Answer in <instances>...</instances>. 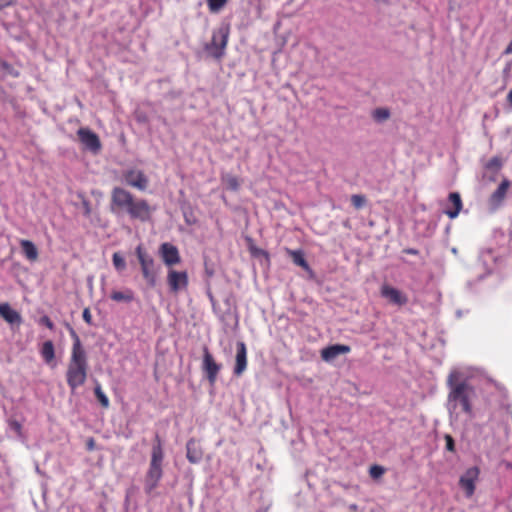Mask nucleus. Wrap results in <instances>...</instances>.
I'll return each instance as SVG.
<instances>
[{"mask_svg": "<svg viewBox=\"0 0 512 512\" xmlns=\"http://www.w3.org/2000/svg\"><path fill=\"white\" fill-rule=\"evenodd\" d=\"M476 376L477 370L473 368H454L448 374L446 409L451 425L458 424L460 413L466 414L469 418L474 417L477 390L473 380Z\"/></svg>", "mask_w": 512, "mask_h": 512, "instance_id": "obj_1", "label": "nucleus"}, {"mask_svg": "<svg viewBox=\"0 0 512 512\" xmlns=\"http://www.w3.org/2000/svg\"><path fill=\"white\" fill-rule=\"evenodd\" d=\"M111 210L127 214L131 220L142 223L150 221L154 211L147 200L137 198L121 187H114L111 191Z\"/></svg>", "mask_w": 512, "mask_h": 512, "instance_id": "obj_2", "label": "nucleus"}, {"mask_svg": "<svg viewBox=\"0 0 512 512\" xmlns=\"http://www.w3.org/2000/svg\"><path fill=\"white\" fill-rule=\"evenodd\" d=\"M68 328L73 344L66 371V381L71 391L74 392L78 387L85 384L89 366L87 354L79 335L71 326H68Z\"/></svg>", "mask_w": 512, "mask_h": 512, "instance_id": "obj_3", "label": "nucleus"}, {"mask_svg": "<svg viewBox=\"0 0 512 512\" xmlns=\"http://www.w3.org/2000/svg\"><path fill=\"white\" fill-rule=\"evenodd\" d=\"M164 459V452L162 448V441L158 434L155 436V442L151 451V459L148 471L145 475L144 487L146 493L150 494L159 484L163 476L162 463Z\"/></svg>", "mask_w": 512, "mask_h": 512, "instance_id": "obj_4", "label": "nucleus"}, {"mask_svg": "<svg viewBox=\"0 0 512 512\" xmlns=\"http://www.w3.org/2000/svg\"><path fill=\"white\" fill-rule=\"evenodd\" d=\"M135 254L141 267V272L147 285L151 288L157 283V269L153 257L140 244L135 249Z\"/></svg>", "mask_w": 512, "mask_h": 512, "instance_id": "obj_5", "label": "nucleus"}, {"mask_svg": "<svg viewBox=\"0 0 512 512\" xmlns=\"http://www.w3.org/2000/svg\"><path fill=\"white\" fill-rule=\"evenodd\" d=\"M229 27H220L213 31L211 42L205 46V50L215 59H221L225 54V49L229 39Z\"/></svg>", "mask_w": 512, "mask_h": 512, "instance_id": "obj_6", "label": "nucleus"}, {"mask_svg": "<svg viewBox=\"0 0 512 512\" xmlns=\"http://www.w3.org/2000/svg\"><path fill=\"white\" fill-rule=\"evenodd\" d=\"M203 357L201 369L205 374L206 379L208 380L210 385H214L217 381L219 372L222 369V364L218 363L213 354L210 352L207 346H204L203 349Z\"/></svg>", "mask_w": 512, "mask_h": 512, "instance_id": "obj_7", "label": "nucleus"}, {"mask_svg": "<svg viewBox=\"0 0 512 512\" xmlns=\"http://www.w3.org/2000/svg\"><path fill=\"white\" fill-rule=\"evenodd\" d=\"M166 282L169 292L176 295L188 288L189 277L187 271H178L174 268L168 269Z\"/></svg>", "mask_w": 512, "mask_h": 512, "instance_id": "obj_8", "label": "nucleus"}, {"mask_svg": "<svg viewBox=\"0 0 512 512\" xmlns=\"http://www.w3.org/2000/svg\"><path fill=\"white\" fill-rule=\"evenodd\" d=\"M124 182L139 191H145L149 185V179L145 173L138 169H128L123 172Z\"/></svg>", "mask_w": 512, "mask_h": 512, "instance_id": "obj_9", "label": "nucleus"}, {"mask_svg": "<svg viewBox=\"0 0 512 512\" xmlns=\"http://www.w3.org/2000/svg\"><path fill=\"white\" fill-rule=\"evenodd\" d=\"M159 254L163 263L169 269L181 262L178 248L171 243H162L159 247Z\"/></svg>", "mask_w": 512, "mask_h": 512, "instance_id": "obj_10", "label": "nucleus"}, {"mask_svg": "<svg viewBox=\"0 0 512 512\" xmlns=\"http://www.w3.org/2000/svg\"><path fill=\"white\" fill-rule=\"evenodd\" d=\"M80 142L91 152L97 153L101 149V142L96 133L88 128H80L77 131Z\"/></svg>", "mask_w": 512, "mask_h": 512, "instance_id": "obj_11", "label": "nucleus"}, {"mask_svg": "<svg viewBox=\"0 0 512 512\" xmlns=\"http://www.w3.org/2000/svg\"><path fill=\"white\" fill-rule=\"evenodd\" d=\"M247 365V347L243 341H239L236 343V355L233 374L237 377L241 376L246 371Z\"/></svg>", "mask_w": 512, "mask_h": 512, "instance_id": "obj_12", "label": "nucleus"}, {"mask_svg": "<svg viewBox=\"0 0 512 512\" xmlns=\"http://www.w3.org/2000/svg\"><path fill=\"white\" fill-rule=\"evenodd\" d=\"M381 296L384 299H386L389 303L397 306L405 305L408 301L405 294H403L400 290L387 284L381 287Z\"/></svg>", "mask_w": 512, "mask_h": 512, "instance_id": "obj_13", "label": "nucleus"}, {"mask_svg": "<svg viewBox=\"0 0 512 512\" xmlns=\"http://www.w3.org/2000/svg\"><path fill=\"white\" fill-rule=\"evenodd\" d=\"M479 475L477 467L469 468L460 478V486L466 491L468 497L472 496L475 490V482Z\"/></svg>", "mask_w": 512, "mask_h": 512, "instance_id": "obj_14", "label": "nucleus"}, {"mask_svg": "<svg viewBox=\"0 0 512 512\" xmlns=\"http://www.w3.org/2000/svg\"><path fill=\"white\" fill-rule=\"evenodd\" d=\"M350 352V346L335 344L328 346L321 351V358L326 362H333L340 355H345Z\"/></svg>", "mask_w": 512, "mask_h": 512, "instance_id": "obj_15", "label": "nucleus"}, {"mask_svg": "<svg viewBox=\"0 0 512 512\" xmlns=\"http://www.w3.org/2000/svg\"><path fill=\"white\" fill-rule=\"evenodd\" d=\"M509 185L510 183L508 180H503L498 188L490 196L488 204L491 211H495L497 208H499L507 194Z\"/></svg>", "mask_w": 512, "mask_h": 512, "instance_id": "obj_16", "label": "nucleus"}, {"mask_svg": "<svg viewBox=\"0 0 512 512\" xmlns=\"http://www.w3.org/2000/svg\"><path fill=\"white\" fill-rule=\"evenodd\" d=\"M462 207L463 205L460 194L458 192H452L448 196V202L444 213L450 219H455L459 215Z\"/></svg>", "mask_w": 512, "mask_h": 512, "instance_id": "obj_17", "label": "nucleus"}, {"mask_svg": "<svg viewBox=\"0 0 512 512\" xmlns=\"http://www.w3.org/2000/svg\"><path fill=\"white\" fill-rule=\"evenodd\" d=\"M186 457L192 464L199 463L203 458V450L199 442L194 438H191L187 441Z\"/></svg>", "mask_w": 512, "mask_h": 512, "instance_id": "obj_18", "label": "nucleus"}, {"mask_svg": "<svg viewBox=\"0 0 512 512\" xmlns=\"http://www.w3.org/2000/svg\"><path fill=\"white\" fill-rule=\"evenodd\" d=\"M0 316L9 324H20L22 321L20 314L8 303L0 302Z\"/></svg>", "mask_w": 512, "mask_h": 512, "instance_id": "obj_19", "label": "nucleus"}, {"mask_svg": "<svg viewBox=\"0 0 512 512\" xmlns=\"http://www.w3.org/2000/svg\"><path fill=\"white\" fill-rule=\"evenodd\" d=\"M20 246L22 253L29 261L34 262L38 259V249L32 241L23 239L20 241Z\"/></svg>", "mask_w": 512, "mask_h": 512, "instance_id": "obj_20", "label": "nucleus"}, {"mask_svg": "<svg viewBox=\"0 0 512 512\" xmlns=\"http://www.w3.org/2000/svg\"><path fill=\"white\" fill-rule=\"evenodd\" d=\"M110 298L115 302H132L134 300V293L130 289H126L125 291H112L110 294Z\"/></svg>", "mask_w": 512, "mask_h": 512, "instance_id": "obj_21", "label": "nucleus"}, {"mask_svg": "<svg viewBox=\"0 0 512 512\" xmlns=\"http://www.w3.org/2000/svg\"><path fill=\"white\" fill-rule=\"evenodd\" d=\"M41 356L46 363H51L55 358V349L52 341H45L40 350Z\"/></svg>", "mask_w": 512, "mask_h": 512, "instance_id": "obj_22", "label": "nucleus"}, {"mask_svg": "<svg viewBox=\"0 0 512 512\" xmlns=\"http://www.w3.org/2000/svg\"><path fill=\"white\" fill-rule=\"evenodd\" d=\"M288 254L291 256L292 261L297 266H300L304 269H308V263L304 258L303 252L300 250H288Z\"/></svg>", "mask_w": 512, "mask_h": 512, "instance_id": "obj_23", "label": "nucleus"}, {"mask_svg": "<svg viewBox=\"0 0 512 512\" xmlns=\"http://www.w3.org/2000/svg\"><path fill=\"white\" fill-rule=\"evenodd\" d=\"M372 117L376 122L382 123L389 119L390 111L387 108H377L372 112Z\"/></svg>", "mask_w": 512, "mask_h": 512, "instance_id": "obj_24", "label": "nucleus"}, {"mask_svg": "<svg viewBox=\"0 0 512 512\" xmlns=\"http://www.w3.org/2000/svg\"><path fill=\"white\" fill-rule=\"evenodd\" d=\"M95 396L103 408H108L110 405L109 398L102 391L101 385L97 384L94 389Z\"/></svg>", "mask_w": 512, "mask_h": 512, "instance_id": "obj_25", "label": "nucleus"}, {"mask_svg": "<svg viewBox=\"0 0 512 512\" xmlns=\"http://www.w3.org/2000/svg\"><path fill=\"white\" fill-rule=\"evenodd\" d=\"M112 262H113L114 268L117 271L121 272L126 269V261L120 252H115L112 255Z\"/></svg>", "mask_w": 512, "mask_h": 512, "instance_id": "obj_26", "label": "nucleus"}, {"mask_svg": "<svg viewBox=\"0 0 512 512\" xmlns=\"http://www.w3.org/2000/svg\"><path fill=\"white\" fill-rule=\"evenodd\" d=\"M206 2L211 13H218L228 3V0H206Z\"/></svg>", "mask_w": 512, "mask_h": 512, "instance_id": "obj_27", "label": "nucleus"}, {"mask_svg": "<svg viewBox=\"0 0 512 512\" xmlns=\"http://www.w3.org/2000/svg\"><path fill=\"white\" fill-rule=\"evenodd\" d=\"M223 182L225 183L227 188L232 191H237L239 189V186H240L239 181H238L237 177H235L233 175H227L226 177H224Z\"/></svg>", "mask_w": 512, "mask_h": 512, "instance_id": "obj_28", "label": "nucleus"}, {"mask_svg": "<svg viewBox=\"0 0 512 512\" xmlns=\"http://www.w3.org/2000/svg\"><path fill=\"white\" fill-rule=\"evenodd\" d=\"M385 473V468L380 465H373L369 469V474L373 479H379Z\"/></svg>", "mask_w": 512, "mask_h": 512, "instance_id": "obj_29", "label": "nucleus"}, {"mask_svg": "<svg viewBox=\"0 0 512 512\" xmlns=\"http://www.w3.org/2000/svg\"><path fill=\"white\" fill-rule=\"evenodd\" d=\"M502 165L501 163V160L498 158V157H493L491 158L488 163H487V168H490V169H498L500 168Z\"/></svg>", "mask_w": 512, "mask_h": 512, "instance_id": "obj_30", "label": "nucleus"}, {"mask_svg": "<svg viewBox=\"0 0 512 512\" xmlns=\"http://www.w3.org/2000/svg\"><path fill=\"white\" fill-rule=\"evenodd\" d=\"M366 204V199L361 195H354V208L364 207Z\"/></svg>", "mask_w": 512, "mask_h": 512, "instance_id": "obj_31", "label": "nucleus"}, {"mask_svg": "<svg viewBox=\"0 0 512 512\" xmlns=\"http://www.w3.org/2000/svg\"><path fill=\"white\" fill-rule=\"evenodd\" d=\"M444 438L446 441V449L450 452H454L455 444H454V440H453L452 436L449 434H446Z\"/></svg>", "mask_w": 512, "mask_h": 512, "instance_id": "obj_32", "label": "nucleus"}, {"mask_svg": "<svg viewBox=\"0 0 512 512\" xmlns=\"http://www.w3.org/2000/svg\"><path fill=\"white\" fill-rule=\"evenodd\" d=\"M83 213L86 217H89L92 213V207L88 200L84 199L82 201Z\"/></svg>", "mask_w": 512, "mask_h": 512, "instance_id": "obj_33", "label": "nucleus"}, {"mask_svg": "<svg viewBox=\"0 0 512 512\" xmlns=\"http://www.w3.org/2000/svg\"><path fill=\"white\" fill-rule=\"evenodd\" d=\"M39 322L50 330L54 329V324L48 316L41 317Z\"/></svg>", "mask_w": 512, "mask_h": 512, "instance_id": "obj_34", "label": "nucleus"}, {"mask_svg": "<svg viewBox=\"0 0 512 512\" xmlns=\"http://www.w3.org/2000/svg\"><path fill=\"white\" fill-rule=\"evenodd\" d=\"M83 320L88 324H92V315L89 308H85L82 314Z\"/></svg>", "mask_w": 512, "mask_h": 512, "instance_id": "obj_35", "label": "nucleus"}, {"mask_svg": "<svg viewBox=\"0 0 512 512\" xmlns=\"http://www.w3.org/2000/svg\"><path fill=\"white\" fill-rule=\"evenodd\" d=\"M14 4V0H0V10Z\"/></svg>", "mask_w": 512, "mask_h": 512, "instance_id": "obj_36", "label": "nucleus"}, {"mask_svg": "<svg viewBox=\"0 0 512 512\" xmlns=\"http://www.w3.org/2000/svg\"><path fill=\"white\" fill-rule=\"evenodd\" d=\"M86 448L88 451H93L95 449V440L93 438H89L87 440Z\"/></svg>", "mask_w": 512, "mask_h": 512, "instance_id": "obj_37", "label": "nucleus"}, {"mask_svg": "<svg viewBox=\"0 0 512 512\" xmlns=\"http://www.w3.org/2000/svg\"><path fill=\"white\" fill-rule=\"evenodd\" d=\"M0 65L3 70L12 73V66L9 63H7L6 61H2Z\"/></svg>", "mask_w": 512, "mask_h": 512, "instance_id": "obj_38", "label": "nucleus"}, {"mask_svg": "<svg viewBox=\"0 0 512 512\" xmlns=\"http://www.w3.org/2000/svg\"><path fill=\"white\" fill-rule=\"evenodd\" d=\"M254 254H261V255H264L266 258H268V253L262 249H256L254 252Z\"/></svg>", "mask_w": 512, "mask_h": 512, "instance_id": "obj_39", "label": "nucleus"}, {"mask_svg": "<svg viewBox=\"0 0 512 512\" xmlns=\"http://www.w3.org/2000/svg\"><path fill=\"white\" fill-rule=\"evenodd\" d=\"M507 101L510 104V106L512 107V89L507 94Z\"/></svg>", "mask_w": 512, "mask_h": 512, "instance_id": "obj_40", "label": "nucleus"}, {"mask_svg": "<svg viewBox=\"0 0 512 512\" xmlns=\"http://www.w3.org/2000/svg\"><path fill=\"white\" fill-rule=\"evenodd\" d=\"M377 3H387V0H374Z\"/></svg>", "mask_w": 512, "mask_h": 512, "instance_id": "obj_41", "label": "nucleus"}]
</instances>
